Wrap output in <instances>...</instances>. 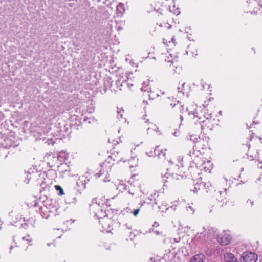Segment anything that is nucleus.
<instances>
[{
	"instance_id": "f257e3e1",
	"label": "nucleus",
	"mask_w": 262,
	"mask_h": 262,
	"mask_svg": "<svg viewBox=\"0 0 262 262\" xmlns=\"http://www.w3.org/2000/svg\"><path fill=\"white\" fill-rule=\"evenodd\" d=\"M167 171L168 172L166 174L167 178L180 180L184 177H186L183 166L181 167L178 165L172 166L169 169H168Z\"/></svg>"
},
{
	"instance_id": "f03ea898",
	"label": "nucleus",
	"mask_w": 262,
	"mask_h": 262,
	"mask_svg": "<svg viewBox=\"0 0 262 262\" xmlns=\"http://www.w3.org/2000/svg\"><path fill=\"white\" fill-rule=\"evenodd\" d=\"M90 209L98 219L106 216L103 207L100 205V202L98 203L96 200L92 201V203L90 205Z\"/></svg>"
},
{
	"instance_id": "7ed1b4c3",
	"label": "nucleus",
	"mask_w": 262,
	"mask_h": 262,
	"mask_svg": "<svg viewBox=\"0 0 262 262\" xmlns=\"http://www.w3.org/2000/svg\"><path fill=\"white\" fill-rule=\"evenodd\" d=\"M206 110L205 108H201L199 107L196 109L194 112L191 111L189 112V115H193V119L194 122L202 123L203 122L205 121L206 118L207 114H206Z\"/></svg>"
},
{
	"instance_id": "20e7f679",
	"label": "nucleus",
	"mask_w": 262,
	"mask_h": 262,
	"mask_svg": "<svg viewBox=\"0 0 262 262\" xmlns=\"http://www.w3.org/2000/svg\"><path fill=\"white\" fill-rule=\"evenodd\" d=\"M247 7L249 10V12L251 14H256L260 11L261 6L259 2L256 0H249L247 2Z\"/></svg>"
},
{
	"instance_id": "39448f33",
	"label": "nucleus",
	"mask_w": 262,
	"mask_h": 262,
	"mask_svg": "<svg viewBox=\"0 0 262 262\" xmlns=\"http://www.w3.org/2000/svg\"><path fill=\"white\" fill-rule=\"evenodd\" d=\"M170 106L172 109L173 112L177 114H180V117L181 121L183 120V118L182 114L185 112V108L183 105L179 101H174L173 103H170Z\"/></svg>"
},
{
	"instance_id": "423d86ee",
	"label": "nucleus",
	"mask_w": 262,
	"mask_h": 262,
	"mask_svg": "<svg viewBox=\"0 0 262 262\" xmlns=\"http://www.w3.org/2000/svg\"><path fill=\"white\" fill-rule=\"evenodd\" d=\"M215 122V119L212 118V116L210 114H207V117L204 122H203V125H201L202 129H207L212 130L214 127L213 122Z\"/></svg>"
},
{
	"instance_id": "0eeeda50",
	"label": "nucleus",
	"mask_w": 262,
	"mask_h": 262,
	"mask_svg": "<svg viewBox=\"0 0 262 262\" xmlns=\"http://www.w3.org/2000/svg\"><path fill=\"white\" fill-rule=\"evenodd\" d=\"M241 259L243 262H256L257 255L251 252H245L241 255Z\"/></svg>"
},
{
	"instance_id": "6e6552de",
	"label": "nucleus",
	"mask_w": 262,
	"mask_h": 262,
	"mask_svg": "<svg viewBox=\"0 0 262 262\" xmlns=\"http://www.w3.org/2000/svg\"><path fill=\"white\" fill-rule=\"evenodd\" d=\"M217 239L221 244L227 245L230 243L231 237L228 233L224 232V235H218Z\"/></svg>"
},
{
	"instance_id": "1a4fd4ad",
	"label": "nucleus",
	"mask_w": 262,
	"mask_h": 262,
	"mask_svg": "<svg viewBox=\"0 0 262 262\" xmlns=\"http://www.w3.org/2000/svg\"><path fill=\"white\" fill-rule=\"evenodd\" d=\"M58 170L62 177L70 176V168L67 164H61V165L58 167Z\"/></svg>"
},
{
	"instance_id": "9d476101",
	"label": "nucleus",
	"mask_w": 262,
	"mask_h": 262,
	"mask_svg": "<svg viewBox=\"0 0 262 262\" xmlns=\"http://www.w3.org/2000/svg\"><path fill=\"white\" fill-rule=\"evenodd\" d=\"M190 139L195 142V145L193 146V148H195L196 149H199L204 142V141L196 135H190Z\"/></svg>"
},
{
	"instance_id": "9b49d317",
	"label": "nucleus",
	"mask_w": 262,
	"mask_h": 262,
	"mask_svg": "<svg viewBox=\"0 0 262 262\" xmlns=\"http://www.w3.org/2000/svg\"><path fill=\"white\" fill-rule=\"evenodd\" d=\"M226 195V189H225L224 191H218L216 193V199L219 202L222 203V205L226 203L227 202Z\"/></svg>"
},
{
	"instance_id": "f8f14e48",
	"label": "nucleus",
	"mask_w": 262,
	"mask_h": 262,
	"mask_svg": "<svg viewBox=\"0 0 262 262\" xmlns=\"http://www.w3.org/2000/svg\"><path fill=\"white\" fill-rule=\"evenodd\" d=\"M128 193L134 196L135 195L137 194L138 195V192L140 191L141 193H142L143 194H145V192L142 191L139 188V186L135 187V185L133 186L132 184H130V186H128Z\"/></svg>"
},
{
	"instance_id": "ddd939ff",
	"label": "nucleus",
	"mask_w": 262,
	"mask_h": 262,
	"mask_svg": "<svg viewBox=\"0 0 262 262\" xmlns=\"http://www.w3.org/2000/svg\"><path fill=\"white\" fill-rule=\"evenodd\" d=\"M100 219H101V220L99 221V223L102 225L103 228L107 229V228L110 227L109 223L111 222V220L110 219L105 216V217H102Z\"/></svg>"
},
{
	"instance_id": "4468645a",
	"label": "nucleus",
	"mask_w": 262,
	"mask_h": 262,
	"mask_svg": "<svg viewBox=\"0 0 262 262\" xmlns=\"http://www.w3.org/2000/svg\"><path fill=\"white\" fill-rule=\"evenodd\" d=\"M166 149H160L159 147L157 146L155 149V154L159 157V158H165Z\"/></svg>"
},
{
	"instance_id": "2eb2a0df",
	"label": "nucleus",
	"mask_w": 262,
	"mask_h": 262,
	"mask_svg": "<svg viewBox=\"0 0 262 262\" xmlns=\"http://www.w3.org/2000/svg\"><path fill=\"white\" fill-rule=\"evenodd\" d=\"M225 262H239L231 253H227L224 257Z\"/></svg>"
},
{
	"instance_id": "dca6fc26",
	"label": "nucleus",
	"mask_w": 262,
	"mask_h": 262,
	"mask_svg": "<svg viewBox=\"0 0 262 262\" xmlns=\"http://www.w3.org/2000/svg\"><path fill=\"white\" fill-rule=\"evenodd\" d=\"M205 257L203 254L195 255L190 260V262H205Z\"/></svg>"
},
{
	"instance_id": "f3484780",
	"label": "nucleus",
	"mask_w": 262,
	"mask_h": 262,
	"mask_svg": "<svg viewBox=\"0 0 262 262\" xmlns=\"http://www.w3.org/2000/svg\"><path fill=\"white\" fill-rule=\"evenodd\" d=\"M116 9L117 13L120 16H122L125 12V8L123 4L122 3H119L117 6Z\"/></svg>"
},
{
	"instance_id": "a211bd4d",
	"label": "nucleus",
	"mask_w": 262,
	"mask_h": 262,
	"mask_svg": "<svg viewBox=\"0 0 262 262\" xmlns=\"http://www.w3.org/2000/svg\"><path fill=\"white\" fill-rule=\"evenodd\" d=\"M35 175H36V173L33 172L32 173L30 172H27L26 174V178L24 180L25 182H26V184L29 183L30 180L33 178Z\"/></svg>"
},
{
	"instance_id": "6ab92c4d",
	"label": "nucleus",
	"mask_w": 262,
	"mask_h": 262,
	"mask_svg": "<svg viewBox=\"0 0 262 262\" xmlns=\"http://www.w3.org/2000/svg\"><path fill=\"white\" fill-rule=\"evenodd\" d=\"M68 155L65 152H60L58 155V159L60 161H64L67 159Z\"/></svg>"
},
{
	"instance_id": "aec40b11",
	"label": "nucleus",
	"mask_w": 262,
	"mask_h": 262,
	"mask_svg": "<svg viewBox=\"0 0 262 262\" xmlns=\"http://www.w3.org/2000/svg\"><path fill=\"white\" fill-rule=\"evenodd\" d=\"M3 145L5 146L6 148H9L13 146V145L10 143V140L9 138H6L4 142L3 143Z\"/></svg>"
},
{
	"instance_id": "412c9836",
	"label": "nucleus",
	"mask_w": 262,
	"mask_h": 262,
	"mask_svg": "<svg viewBox=\"0 0 262 262\" xmlns=\"http://www.w3.org/2000/svg\"><path fill=\"white\" fill-rule=\"evenodd\" d=\"M169 11L173 13V14L178 15L180 13V11H179L178 8L175 9V6L173 5L172 7L169 6Z\"/></svg>"
},
{
	"instance_id": "4be33fe9",
	"label": "nucleus",
	"mask_w": 262,
	"mask_h": 262,
	"mask_svg": "<svg viewBox=\"0 0 262 262\" xmlns=\"http://www.w3.org/2000/svg\"><path fill=\"white\" fill-rule=\"evenodd\" d=\"M185 83H183L182 84V87L181 88H180V87H178V93L180 95V96H184L185 95V92H184V85H185Z\"/></svg>"
},
{
	"instance_id": "5701e85b",
	"label": "nucleus",
	"mask_w": 262,
	"mask_h": 262,
	"mask_svg": "<svg viewBox=\"0 0 262 262\" xmlns=\"http://www.w3.org/2000/svg\"><path fill=\"white\" fill-rule=\"evenodd\" d=\"M55 188L56 190L59 191V195H62L64 194V191L62 187L59 185H55Z\"/></svg>"
},
{
	"instance_id": "b1692460",
	"label": "nucleus",
	"mask_w": 262,
	"mask_h": 262,
	"mask_svg": "<svg viewBox=\"0 0 262 262\" xmlns=\"http://www.w3.org/2000/svg\"><path fill=\"white\" fill-rule=\"evenodd\" d=\"M105 172L104 171V169H101L99 173H97L95 174H94L95 177L96 178H99L101 175L104 174Z\"/></svg>"
},
{
	"instance_id": "393cba45",
	"label": "nucleus",
	"mask_w": 262,
	"mask_h": 262,
	"mask_svg": "<svg viewBox=\"0 0 262 262\" xmlns=\"http://www.w3.org/2000/svg\"><path fill=\"white\" fill-rule=\"evenodd\" d=\"M23 239L27 241L28 243H31L32 241L29 235H27L26 236L23 237Z\"/></svg>"
},
{
	"instance_id": "a878e982",
	"label": "nucleus",
	"mask_w": 262,
	"mask_h": 262,
	"mask_svg": "<svg viewBox=\"0 0 262 262\" xmlns=\"http://www.w3.org/2000/svg\"><path fill=\"white\" fill-rule=\"evenodd\" d=\"M123 112H124V110H122V109L117 111L118 118H123Z\"/></svg>"
},
{
	"instance_id": "bb28decb",
	"label": "nucleus",
	"mask_w": 262,
	"mask_h": 262,
	"mask_svg": "<svg viewBox=\"0 0 262 262\" xmlns=\"http://www.w3.org/2000/svg\"><path fill=\"white\" fill-rule=\"evenodd\" d=\"M108 142L110 143H113L114 145H116L119 143V141L118 140H115L111 138H109Z\"/></svg>"
},
{
	"instance_id": "cd10ccee",
	"label": "nucleus",
	"mask_w": 262,
	"mask_h": 262,
	"mask_svg": "<svg viewBox=\"0 0 262 262\" xmlns=\"http://www.w3.org/2000/svg\"><path fill=\"white\" fill-rule=\"evenodd\" d=\"M123 227L126 229L130 230L132 228V225L130 223L126 224L123 225Z\"/></svg>"
},
{
	"instance_id": "c85d7f7f",
	"label": "nucleus",
	"mask_w": 262,
	"mask_h": 262,
	"mask_svg": "<svg viewBox=\"0 0 262 262\" xmlns=\"http://www.w3.org/2000/svg\"><path fill=\"white\" fill-rule=\"evenodd\" d=\"M83 179H85V178H84L83 176H82V177L81 178V179H80V182H79V183H80V182L83 183V182H85V180L84 179V180H83ZM77 184H79V182H77ZM85 184H86V183H83V187H84V188H85Z\"/></svg>"
},
{
	"instance_id": "c756f323",
	"label": "nucleus",
	"mask_w": 262,
	"mask_h": 262,
	"mask_svg": "<svg viewBox=\"0 0 262 262\" xmlns=\"http://www.w3.org/2000/svg\"><path fill=\"white\" fill-rule=\"evenodd\" d=\"M147 82H144L143 83V86L142 88H141V91H147V89H144L145 86L147 85Z\"/></svg>"
},
{
	"instance_id": "7c9ffc66",
	"label": "nucleus",
	"mask_w": 262,
	"mask_h": 262,
	"mask_svg": "<svg viewBox=\"0 0 262 262\" xmlns=\"http://www.w3.org/2000/svg\"><path fill=\"white\" fill-rule=\"evenodd\" d=\"M5 116L3 112L0 111V121L3 120Z\"/></svg>"
},
{
	"instance_id": "2f4dec72",
	"label": "nucleus",
	"mask_w": 262,
	"mask_h": 262,
	"mask_svg": "<svg viewBox=\"0 0 262 262\" xmlns=\"http://www.w3.org/2000/svg\"><path fill=\"white\" fill-rule=\"evenodd\" d=\"M107 175H108V174L107 173H105V179L103 180V181L105 182L110 181L109 177L108 176L107 177Z\"/></svg>"
},
{
	"instance_id": "473e14b6",
	"label": "nucleus",
	"mask_w": 262,
	"mask_h": 262,
	"mask_svg": "<svg viewBox=\"0 0 262 262\" xmlns=\"http://www.w3.org/2000/svg\"><path fill=\"white\" fill-rule=\"evenodd\" d=\"M247 155L248 159H249L250 161H252L254 159V157L253 156L249 155L248 154H247Z\"/></svg>"
},
{
	"instance_id": "72a5a7b5",
	"label": "nucleus",
	"mask_w": 262,
	"mask_h": 262,
	"mask_svg": "<svg viewBox=\"0 0 262 262\" xmlns=\"http://www.w3.org/2000/svg\"><path fill=\"white\" fill-rule=\"evenodd\" d=\"M139 210H140V209H137L135 210L133 212V214H134L135 216H136V215L139 213Z\"/></svg>"
},
{
	"instance_id": "f704fd0d",
	"label": "nucleus",
	"mask_w": 262,
	"mask_h": 262,
	"mask_svg": "<svg viewBox=\"0 0 262 262\" xmlns=\"http://www.w3.org/2000/svg\"><path fill=\"white\" fill-rule=\"evenodd\" d=\"M249 203H250V206L251 207L253 206V205H254V201H251V200H248L247 201V203L248 204Z\"/></svg>"
},
{
	"instance_id": "c9c22d12",
	"label": "nucleus",
	"mask_w": 262,
	"mask_h": 262,
	"mask_svg": "<svg viewBox=\"0 0 262 262\" xmlns=\"http://www.w3.org/2000/svg\"><path fill=\"white\" fill-rule=\"evenodd\" d=\"M144 120V123H147V124L149 123V121L148 119H146L145 118L143 119Z\"/></svg>"
},
{
	"instance_id": "e433bc0d",
	"label": "nucleus",
	"mask_w": 262,
	"mask_h": 262,
	"mask_svg": "<svg viewBox=\"0 0 262 262\" xmlns=\"http://www.w3.org/2000/svg\"><path fill=\"white\" fill-rule=\"evenodd\" d=\"M77 199L75 197H74L73 198V201H72V203H76L77 202Z\"/></svg>"
},
{
	"instance_id": "4c0bfd02",
	"label": "nucleus",
	"mask_w": 262,
	"mask_h": 262,
	"mask_svg": "<svg viewBox=\"0 0 262 262\" xmlns=\"http://www.w3.org/2000/svg\"><path fill=\"white\" fill-rule=\"evenodd\" d=\"M189 155L191 157H192V156H195V155H195L194 151H193L192 152H191V151H190V152H189Z\"/></svg>"
},
{
	"instance_id": "58836bf2",
	"label": "nucleus",
	"mask_w": 262,
	"mask_h": 262,
	"mask_svg": "<svg viewBox=\"0 0 262 262\" xmlns=\"http://www.w3.org/2000/svg\"><path fill=\"white\" fill-rule=\"evenodd\" d=\"M120 186V187H123V189H125V190H126V189H127V188H126V187H127V186H125V185H123V184H121Z\"/></svg>"
},
{
	"instance_id": "ea45409f",
	"label": "nucleus",
	"mask_w": 262,
	"mask_h": 262,
	"mask_svg": "<svg viewBox=\"0 0 262 262\" xmlns=\"http://www.w3.org/2000/svg\"><path fill=\"white\" fill-rule=\"evenodd\" d=\"M189 209H190L191 211H192V212H194V211L193 210L191 206H189L187 208V210H189Z\"/></svg>"
},
{
	"instance_id": "a19ab883",
	"label": "nucleus",
	"mask_w": 262,
	"mask_h": 262,
	"mask_svg": "<svg viewBox=\"0 0 262 262\" xmlns=\"http://www.w3.org/2000/svg\"><path fill=\"white\" fill-rule=\"evenodd\" d=\"M146 203V201H141L140 204L141 205H143L144 204H145Z\"/></svg>"
},
{
	"instance_id": "79ce46f5",
	"label": "nucleus",
	"mask_w": 262,
	"mask_h": 262,
	"mask_svg": "<svg viewBox=\"0 0 262 262\" xmlns=\"http://www.w3.org/2000/svg\"><path fill=\"white\" fill-rule=\"evenodd\" d=\"M159 224L157 222H155L154 224V226H158Z\"/></svg>"
},
{
	"instance_id": "37998d69",
	"label": "nucleus",
	"mask_w": 262,
	"mask_h": 262,
	"mask_svg": "<svg viewBox=\"0 0 262 262\" xmlns=\"http://www.w3.org/2000/svg\"><path fill=\"white\" fill-rule=\"evenodd\" d=\"M143 103L145 105H147V101H145V100H144V101H143Z\"/></svg>"
},
{
	"instance_id": "c03bdc74",
	"label": "nucleus",
	"mask_w": 262,
	"mask_h": 262,
	"mask_svg": "<svg viewBox=\"0 0 262 262\" xmlns=\"http://www.w3.org/2000/svg\"><path fill=\"white\" fill-rule=\"evenodd\" d=\"M122 28L121 27L119 26V27H118V30H122Z\"/></svg>"
},
{
	"instance_id": "a18cd8bd",
	"label": "nucleus",
	"mask_w": 262,
	"mask_h": 262,
	"mask_svg": "<svg viewBox=\"0 0 262 262\" xmlns=\"http://www.w3.org/2000/svg\"><path fill=\"white\" fill-rule=\"evenodd\" d=\"M120 83V82L119 81H118L117 82H116V84L118 86V85Z\"/></svg>"
},
{
	"instance_id": "49530a36",
	"label": "nucleus",
	"mask_w": 262,
	"mask_h": 262,
	"mask_svg": "<svg viewBox=\"0 0 262 262\" xmlns=\"http://www.w3.org/2000/svg\"><path fill=\"white\" fill-rule=\"evenodd\" d=\"M123 83L124 84V85H125V84H127L128 85H129V84L127 83L126 82H123Z\"/></svg>"
},
{
	"instance_id": "de8ad7c7",
	"label": "nucleus",
	"mask_w": 262,
	"mask_h": 262,
	"mask_svg": "<svg viewBox=\"0 0 262 262\" xmlns=\"http://www.w3.org/2000/svg\"><path fill=\"white\" fill-rule=\"evenodd\" d=\"M247 146L248 147V149H249L250 147V144H247Z\"/></svg>"
},
{
	"instance_id": "09e8293b",
	"label": "nucleus",
	"mask_w": 262,
	"mask_h": 262,
	"mask_svg": "<svg viewBox=\"0 0 262 262\" xmlns=\"http://www.w3.org/2000/svg\"><path fill=\"white\" fill-rule=\"evenodd\" d=\"M12 247H13L12 246H11L10 250H11L12 249Z\"/></svg>"
},
{
	"instance_id": "8fccbe9b",
	"label": "nucleus",
	"mask_w": 262,
	"mask_h": 262,
	"mask_svg": "<svg viewBox=\"0 0 262 262\" xmlns=\"http://www.w3.org/2000/svg\"><path fill=\"white\" fill-rule=\"evenodd\" d=\"M102 205H103V206H105V205H103V204H102L101 206H102Z\"/></svg>"
},
{
	"instance_id": "3c124183",
	"label": "nucleus",
	"mask_w": 262,
	"mask_h": 262,
	"mask_svg": "<svg viewBox=\"0 0 262 262\" xmlns=\"http://www.w3.org/2000/svg\"><path fill=\"white\" fill-rule=\"evenodd\" d=\"M102 205H103V206H105V205H103V204H102L101 206H102Z\"/></svg>"
}]
</instances>
